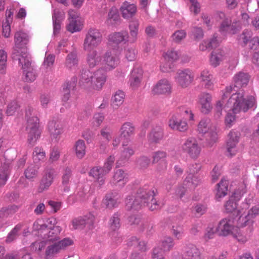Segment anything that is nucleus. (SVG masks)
Here are the masks:
<instances>
[{
  "label": "nucleus",
  "mask_w": 259,
  "mask_h": 259,
  "mask_svg": "<svg viewBox=\"0 0 259 259\" xmlns=\"http://www.w3.org/2000/svg\"><path fill=\"white\" fill-rule=\"evenodd\" d=\"M153 188L145 186L140 188L135 195L128 196L125 200V207L129 211H137L143 206H147L151 211L160 209L163 204L155 198Z\"/></svg>",
  "instance_id": "1"
},
{
  "label": "nucleus",
  "mask_w": 259,
  "mask_h": 259,
  "mask_svg": "<svg viewBox=\"0 0 259 259\" xmlns=\"http://www.w3.org/2000/svg\"><path fill=\"white\" fill-rule=\"evenodd\" d=\"M243 73L241 72L234 77V91L237 92L233 94L228 100L225 106L229 107L232 104L231 112H228L225 118L226 126L230 128L235 122L237 114L240 113L243 106Z\"/></svg>",
  "instance_id": "2"
},
{
  "label": "nucleus",
  "mask_w": 259,
  "mask_h": 259,
  "mask_svg": "<svg viewBox=\"0 0 259 259\" xmlns=\"http://www.w3.org/2000/svg\"><path fill=\"white\" fill-rule=\"evenodd\" d=\"M236 213L233 220L229 218L222 219L216 228L217 233L220 236H226L231 233L234 237L241 242L243 240L241 228L243 227V219L240 210L235 211Z\"/></svg>",
  "instance_id": "3"
},
{
  "label": "nucleus",
  "mask_w": 259,
  "mask_h": 259,
  "mask_svg": "<svg viewBox=\"0 0 259 259\" xmlns=\"http://www.w3.org/2000/svg\"><path fill=\"white\" fill-rule=\"evenodd\" d=\"M119 63V58L114 54V50L107 51L103 56L102 66L95 72L96 79L94 84L96 88H102L107 78L106 72L116 67Z\"/></svg>",
  "instance_id": "4"
},
{
  "label": "nucleus",
  "mask_w": 259,
  "mask_h": 259,
  "mask_svg": "<svg viewBox=\"0 0 259 259\" xmlns=\"http://www.w3.org/2000/svg\"><path fill=\"white\" fill-rule=\"evenodd\" d=\"M33 111L34 109L31 107H28L26 110L27 118L26 129L28 133V142L32 146L34 145L40 136L39 119L37 117L33 114Z\"/></svg>",
  "instance_id": "5"
},
{
  "label": "nucleus",
  "mask_w": 259,
  "mask_h": 259,
  "mask_svg": "<svg viewBox=\"0 0 259 259\" xmlns=\"http://www.w3.org/2000/svg\"><path fill=\"white\" fill-rule=\"evenodd\" d=\"M101 32L96 28H90L85 35L83 42V49L89 51L98 47L103 40Z\"/></svg>",
  "instance_id": "6"
},
{
  "label": "nucleus",
  "mask_w": 259,
  "mask_h": 259,
  "mask_svg": "<svg viewBox=\"0 0 259 259\" xmlns=\"http://www.w3.org/2000/svg\"><path fill=\"white\" fill-rule=\"evenodd\" d=\"M72 243V240L68 238L50 243L46 248L45 258L53 259L56 254L60 252L62 250L65 249Z\"/></svg>",
  "instance_id": "7"
},
{
  "label": "nucleus",
  "mask_w": 259,
  "mask_h": 259,
  "mask_svg": "<svg viewBox=\"0 0 259 259\" xmlns=\"http://www.w3.org/2000/svg\"><path fill=\"white\" fill-rule=\"evenodd\" d=\"M219 17L224 19L219 27V31L224 35L227 33L234 34L241 29V24L240 22L234 21L232 23L231 19L225 18V15L223 12L219 14Z\"/></svg>",
  "instance_id": "8"
},
{
  "label": "nucleus",
  "mask_w": 259,
  "mask_h": 259,
  "mask_svg": "<svg viewBox=\"0 0 259 259\" xmlns=\"http://www.w3.org/2000/svg\"><path fill=\"white\" fill-rule=\"evenodd\" d=\"M62 228L58 226L49 228L46 225H41L38 230V233L44 239L48 241L56 242L60 240L59 235Z\"/></svg>",
  "instance_id": "9"
},
{
  "label": "nucleus",
  "mask_w": 259,
  "mask_h": 259,
  "mask_svg": "<svg viewBox=\"0 0 259 259\" xmlns=\"http://www.w3.org/2000/svg\"><path fill=\"white\" fill-rule=\"evenodd\" d=\"M194 78V73L188 69L178 70L175 76L176 81L183 88H186L190 85Z\"/></svg>",
  "instance_id": "10"
},
{
  "label": "nucleus",
  "mask_w": 259,
  "mask_h": 259,
  "mask_svg": "<svg viewBox=\"0 0 259 259\" xmlns=\"http://www.w3.org/2000/svg\"><path fill=\"white\" fill-rule=\"evenodd\" d=\"M183 150L192 158H197L201 152V147L197 141L193 138L187 139L182 145Z\"/></svg>",
  "instance_id": "11"
},
{
  "label": "nucleus",
  "mask_w": 259,
  "mask_h": 259,
  "mask_svg": "<svg viewBox=\"0 0 259 259\" xmlns=\"http://www.w3.org/2000/svg\"><path fill=\"white\" fill-rule=\"evenodd\" d=\"M12 58L14 60H18L21 69L24 70L31 68V60L29 55L27 53L26 49L23 51L12 53Z\"/></svg>",
  "instance_id": "12"
},
{
  "label": "nucleus",
  "mask_w": 259,
  "mask_h": 259,
  "mask_svg": "<svg viewBox=\"0 0 259 259\" xmlns=\"http://www.w3.org/2000/svg\"><path fill=\"white\" fill-rule=\"evenodd\" d=\"M212 96L209 93L203 92L199 95L198 103L202 113L207 114L211 112L212 109Z\"/></svg>",
  "instance_id": "13"
},
{
  "label": "nucleus",
  "mask_w": 259,
  "mask_h": 259,
  "mask_svg": "<svg viewBox=\"0 0 259 259\" xmlns=\"http://www.w3.org/2000/svg\"><path fill=\"white\" fill-rule=\"evenodd\" d=\"M95 215L92 213H89L83 217L75 219L72 221V227L74 229H82L86 225L90 228L93 225Z\"/></svg>",
  "instance_id": "14"
},
{
  "label": "nucleus",
  "mask_w": 259,
  "mask_h": 259,
  "mask_svg": "<svg viewBox=\"0 0 259 259\" xmlns=\"http://www.w3.org/2000/svg\"><path fill=\"white\" fill-rule=\"evenodd\" d=\"M29 37L27 34L23 31L17 32L14 36L15 46L13 52H19L26 49L25 46L28 43Z\"/></svg>",
  "instance_id": "15"
},
{
  "label": "nucleus",
  "mask_w": 259,
  "mask_h": 259,
  "mask_svg": "<svg viewBox=\"0 0 259 259\" xmlns=\"http://www.w3.org/2000/svg\"><path fill=\"white\" fill-rule=\"evenodd\" d=\"M55 175V170L53 169H47L40 182L38 191L40 193L47 190L53 182Z\"/></svg>",
  "instance_id": "16"
},
{
  "label": "nucleus",
  "mask_w": 259,
  "mask_h": 259,
  "mask_svg": "<svg viewBox=\"0 0 259 259\" xmlns=\"http://www.w3.org/2000/svg\"><path fill=\"white\" fill-rule=\"evenodd\" d=\"M96 79L95 77V72L92 74L88 69L82 70L80 74L79 83L80 85L84 87L91 86L94 89L100 90L102 88H96L94 84Z\"/></svg>",
  "instance_id": "17"
},
{
  "label": "nucleus",
  "mask_w": 259,
  "mask_h": 259,
  "mask_svg": "<svg viewBox=\"0 0 259 259\" xmlns=\"http://www.w3.org/2000/svg\"><path fill=\"white\" fill-rule=\"evenodd\" d=\"M171 85L166 79L159 80L152 88V93L153 95L168 94L171 92Z\"/></svg>",
  "instance_id": "18"
},
{
  "label": "nucleus",
  "mask_w": 259,
  "mask_h": 259,
  "mask_svg": "<svg viewBox=\"0 0 259 259\" xmlns=\"http://www.w3.org/2000/svg\"><path fill=\"white\" fill-rule=\"evenodd\" d=\"M241 134L237 131L233 130L229 134V139L227 142V150L231 156L235 155V147L239 141Z\"/></svg>",
  "instance_id": "19"
},
{
  "label": "nucleus",
  "mask_w": 259,
  "mask_h": 259,
  "mask_svg": "<svg viewBox=\"0 0 259 259\" xmlns=\"http://www.w3.org/2000/svg\"><path fill=\"white\" fill-rule=\"evenodd\" d=\"M167 153L163 150H157L152 153V164H155L160 162L157 167L159 171L165 169L167 166V162L165 158L167 157Z\"/></svg>",
  "instance_id": "20"
},
{
  "label": "nucleus",
  "mask_w": 259,
  "mask_h": 259,
  "mask_svg": "<svg viewBox=\"0 0 259 259\" xmlns=\"http://www.w3.org/2000/svg\"><path fill=\"white\" fill-rule=\"evenodd\" d=\"M241 197V192L239 190L235 191L233 195L224 204L226 212L230 213L235 211L237 207V201L240 200Z\"/></svg>",
  "instance_id": "21"
},
{
  "label": "nucleus",
  "mask_w": 259,
  "mask_h": 259,
  "mask_svg": "<svg viewBox=\"0 0 259 259\" xmlns=\"http://www.w3.org/2000/svg\"><path fill=\"white\" fill-rule=\"evenodd\" d=\"M143 71L140 68H135L132 70L129 79L130 87L133 89L138 88L143 79Z\"/></svg>",
  "instance_id": "22"
},
{
  "label": "nucleus",
  "mask_w": 259,
  "mask_h": 259,
  "mask_svg": "<svg viewBox=\"0 0 259 259\" xmlns=\"http://www.w3.org/2000/svg\"><path fill=\"white\" fill-rule=\"evenodd\" d=\"M163 128L160 125L154 126L148 136V141L154 144L159 143L163 140Z\"/></svg>",
  "instance_id": "23"
},
{
  "label": "nucleus",
  "mask_w": 259,
  "mask_h": 259,
  "mask_svg": "<svg viewBox=\"0 0 259 259\" xmlns=\"http://www.w3.org/2000/svg\"><path fill=\"white\" fill-rule=\"evenodd\" d=\"M120 132L121 137L125 140V142H123L122 146H126L130 138L134 135L135 127L131 122H125L122 125Z\"/></svg>",
  "instance_id": "24"
},
{
  "label": "nucleus",
  "mask_w": 259,
  "mask_h": 259,
  "mask_svg": "<svg viewBox=\"0 0 259 259\" xmlns=\"http://www.w3.org/2000/svg\"><path fill=\"white\" fill-rule=\"evenodd\" d=\"M102 60V57L97 50L90 51L87 55L86 62L89 68H94L99 65Z\"/></svg>",
  "instance_id": "25"
},
{
  "label": "nucleus",
  "mask_w": 259,
  "mask_h": 259,
  "mask_svg": "<svg viewBox=\"0 0 259 259\" xmlns=\"http://www.w3.org/2000/svg\"><path fill=\"white\" fill-rule=\"evenodd\" d=\"M120 10L122 17L126 19H129L135 15L137 9L135 4L125 1L121 6Z\"/></svg>",
  "instance_id": "26"
},
{
  "label": "nucleus",
  "mask_w": 259,
  "mask_h": 259,
  "mask_svg": "<svg viewBox=\"0 0 259 259\" xmlns=\"http://www.w3.org/2000/svg\"><path fill=\"white\" fill-rule=\"evenodd\" d=\"M168 125L170 128L180 132H184L188 129L187 122L180 119L177 114L173 115L170 118Z\"/></svg>",
  "instance_id": "27"
},
{
  "label": "nucleus",
  "mask_w": 259,
  "mask_h": 259,
  "mask_svg": "<svg viewBox=\"0 0 259 259\" xmlns=\"http://www.w3.org/2000/svg\"><path fill=\"white\" fill-rule=\"evenodd\" d=\"M127 181V174L121 169L114 171L111 183L115 186L122 187Z\"/></svg>",
  "instance_id": "28"
},
{
  "label": "nucleus",
  "mask_w": 259,
  "mask_h": 259,
  "mask_svg": "<svg viewBox=\"0 0 259 259\" xmlns=\"http://www.w3.org/2000/svg\"><path fill=\"white\" fill-rule=\"evenodd\" d=\"M182 259H201L200 251L195 245H187Z\"/></svg>",
  "instance_id": "29"
},
{
  "label": "nucleus",
  "mask_w": 259,
  "mask_h": 259,
  "mask_svg": "<svg viewBox=\"0 0 259 259\" xmlns=\"http://www.w3.org/2000/svg\"><path fill=\"white\" fill-rule=\"evenodd\" d=\"M201 183V180L196 175L187 174L183 182V185L189 190H194Z\"/></svg>",
  "instance_id": "30"
},
{
  "label": "nucleus",
  "mask_w": 259,
  "mask_h": 259,
  "mask_svg": "<svg viewBox=\"0 0 259 259\" xmlns=\"http://www.w3.org/2000/svg\"><path fill=\"white\" fill-rule=\"evenodd\" d=\"M109 41L115 44H119L122 42L125 44L126 42H130L128 34L125 31L114 32L109 35Z\"/></svg>",
  "instance_id": "31"
},
{
  "label": "nucleus",
  "mask_w": 259,
  "mask_h": 259,
  "mask_svg": "<svg viewBox=\"0 0 259 259\" xmlns=\"http://www.w3.org/2000/svg\"><path fill=\"white\" fill-rule=\"evenodd\" d=\"M140 23L138 20L134 19L131 21L128 25L130 34L128 38L130 43H135L138 39V34L139 32Z\"/></svg>",
  "instance_id": "32"
},
{
  "label": "nucleus",
  "mask_w": 259,
  "mask_h": 259,
  "mask_svg": "<svg viewBox=\"0 0 259 259\" xmlns=\"http://www.w3.org/2000/svg\"><path fill=\"white\" fill-rule=\"evenodd\" d=\"M48 128L52 138L56 140L62 132V128L60 122L54 119L48 123Z\"/></svg>",
  "instance_id": "33"
},
{
  "label": "nucleus",
  "mask_w": 259,
  "mask_h": 259,
  "mask_svg": "<svg viewBox=\"0 0 259 259\" xmlns=\"http://www.w3.org/2000/svg\"><path fill=\"white\" fill-rule=\"evenodd\" d=\"M199 78L200 82L204 85L206 89L208 90H212L213 89V76L208 70L204 69L202 71Z\"/></svg>",
  "instance_id": "34"
},
{
  "label": "nucleus",
  "mask_w": 259,
  "mask_h": 259,
  "mask_svg": "<svg viewBox=\"0 0 259 259\" xmlns=\"http://www.w3.org/2000/svg\"><path fill=\"white\" fill-rule=\"evenodd\" d=\"M72 170L68 167L64 168L62 176V185L64 192H68L70 190V182L72 179Z\"/></svg>",
  "instance_id": "35"
},
{
  "label": "nucleus",
  "mask_w": 259,
  "mask_h": 259,
  "mask_svg": "<svg viewBox=\"0 0 259 259\" xmlns=\"http://www.w3.org/2000/svg\"><path fill=\"white\" fill-rule=\"evenodd\" d=\"M78 62L79 59L77 53L75 52H71L67 55L64 65L67 69L72 70L77 66Z\"/></svg>",
  "instance_id": "36"
},
{
  "label": "nucleus",
  "mask_w": 259,
  "mask_h": 259,
  "mask_svg": "<svg viewBox=\"0 0 259 259\" xmlns=\"http://www.w3.org/2000/svg\"><path fill=\"white\" fill-rule=\"evenodd\" d=\"M106 174L102 169V167L95 166L89 172V175L92 177L100 185H102L105 182L104 176Z\"/></svg>",
  "instance_id": "37"
},
{
  "label": "nucleus",
  "mask_w": 259,
  "mask_h": 259,
  "mask_svg": "<svg viewBox=\"0 0 259 259\" xmlns=\"http://www.w3.org/2000/svg\"><path fill=\"white\" fill-rule=\"evenodd\" d=\"M103 203L107 208L110 209L117 207L120 203L119 197L117 194H107L105 198L103 199Z\"/></svg>",
  "instance_id": "38"
},
{
  "label": "nucleus",
  "mask_w": 259,
  "mask_h": 259,
  "mask_svg": "<svg viewBox=\"0 0 259 259\" xmlns=\"http://www.w3.org/2000/svg\"><path fill=\"white\" fill-rule=\"evenodd\" d=\"M224 59V52L221 50H217L211 52L210 57V64L215 67L219 65Z\"/></svg>",
  "instance_id": "39"
},
{
  "label": "nucleus",
  "mask_w": 259,
  "mask_h": 259,
  "mask_svg": "<svg viewBox=\"0 0 259 259\" xmlns=\"http://www.w3.org/2000/svg\"><path fill=\"white\" fill-rule=\"evenodd\" d=\"M228 182L224 178H222L217 184V191L215 197L218 200L227 194Z\"/></svg>",
  "instance_id": "40"
},
{
  "label": "nucleus",
  "mask_w": 259,
  "mask_h": 259,
  "mask_svg": "<svg viewBox=\"0 0 259 259\" xmlns=\"http://www.w3.org/2000/svg\"><path fill=\"white\" fill-rule=\"evenodd\" d=\"M120 20L118 10L115 7H112L108 12L106 23L108 25H115Z\"/></svg>",
  "instance_id": "41"
},
{
  "label": "nucleus",
  "mask_w": 259,
  "mask_h": 259,
  "mask_svg": "<svg viewBox=\"0 0 259 259\" xmlns=\"http://www.w3.org/2000/svg\"><path fill=\"white\" fill-rule=\"evenodd\" d=\"M124 98V92L121 90L117 91L112 98L111 106L113 108H118L123 103Z\"/></svg>",
  "instance_id": "42"
},
{
  "label": "nucleus",
  "mask_w": 259,
  "mask_h": 259,
  "mask_svg": "<svg viewBox=\"0 0 259 259\" xmlns=\"http://www.w3.org/2000/svg\"><path fill=\"white\" fill-rule=\"evenodd\" d=\"M211 126V121L208 118L202 119L199 122L197 130L199 133L205 134L208 133L210 130H213Z\"/></svg>",
  "instance_id": "43"
},
{
  "label": "nucleus",
  "mask_w": 259,
  "mask_h": 259,
  "mask_svg": "<svg viewBox=\"0 0 259 259\" xmlns=\"http://www.w3.org/2000/svg\"><path fill=\"white\" fill-rule=\"evenodd\" d=\"M75 151L76 156L78 158H82L85 154L86 146L84 141L78 140L74 145Z\"/></svg>",
  "instance_id": "44"
},
{
  "label": "nucleus",
  "mask_w": 259,
  "mask_h": 259,
  "mask_svg": "<svg viewBox=\"0 0 259 259\" xmlns=\"http://www.w3.org/2000/svg\"><path fill=\"white\" fill-rule=\"evenodd\" d=\"M175 245L174 239L170 237H166L161 240L160 243V248L163 251H169Z\"/></svg>",
  "instance_id": "45"
},
{
  "label": "nucleus",
  "mask_w": 259,
  "mask_h": 259,
  "mask_svg": "<svg viewBox=\"0 0 259 259\" xmlns=\"http://www.w3.org/2000/svg\"><path fill=\"white\" fill-rule=\"evenodd\" d=\"M46 158V153L41 148L36 147L33 152V159L35 162L44 161Z\"/></svg>",
  "instance_id": "46"
},
{
  "label": "nucleus",
  "mask_w": 259,
  "mask_h": 259,
  "mask_svg": "<svg viewBox=\"0 0 259 259\" xmlns=\"http://www.w3.org/2000/svg\"><path fill=\"white\" fill-rule=\"evenodd\" d=\"M22 227L21 224L17 225L8 234L6 239V242L9 243L14 241L18 236V232L21 229Z\"/></svg>",
  "instance_id": "47"
},
{
  "label": "nucleus",
  "mask_w": 259,
  "mask_h": 259,
  "mask_svg": "<svg viewBox=\"0 0 259 259\" xmlns=\"http://www.w3.org/2000/svg\"><path fill=\"white\" fill-rule=\"evenodd\" d=\"M23 73L24 74V79L27 82H32L34 81L37 77L36 70L34 69L33 67L29 68L26 70H24Z\"/></svg>",
  "instance_id": "48"
},
{
  "label": "nucleus",
  "mask_w": 259,
  "mask_h": 259,
  "mask_svg": "<svg viewBox=\"0 0 259 259\" xmlns=\"http://www.w3.org/2000/svg\"><path fill=\"white\" fill-rule=\"evenodd\" d=\"M109 225L110 228L113 230L119 228L120 226V215L118 213H115L111 217L109 221Z\"/></svg>",
  "instance_id": "49"
},
{
  "label": "nucleus",
  "mask_w": 259,
  "mask_h": 259,
  "mask_svg": "<svg viewBox=\"0 0 259 259\" xmlns=\"http://www.w3.org/2000/svg\"><path fill=\"white\" fill-rule=\"evenodd\" d=\"M171 232L172 235L178 240L181 239L184 236V227L181 225H173Z\"/></svg>",
  "instance_id": "50"
},
{
  "label": "nucleus",
  "mask_w": 259,
  "mask_h": 259,
  "mask_svg": "<svg viewBox=\"0 0 259 259\" xmlns=\"http://www.w3.org/2000/svg\"><path fill=\"white\" fill-rule=\"evenodd\" d=\"M135 153L132 147L124 148L121 151L119 160L121 161H127Z\"/></svg>",
  "instance_id": "51"
},
{
  "label": "nucleus",
  "mask_w": 259,
  "mask_h": 259,
  "mask_svg": "<svg viewBox=\"0 0 259 259\" xmlns=\"http://www.w3.org/2000/svg\"><path fill=\"white\" fill-rule=\"evenodd\" d=\"M186 34L184 30H177L172 34V40L175 42L179 43L186 37Z\"/></svg>",
  "instance_id": "52"
},
{
  "label": "nucleus",
  "mask_w": 259,
  "mask_h": 259,
  "mask_svg": "<svg viewBox=\"0 0 259 259\" xmlns=\"http://www.w3.org/2000/svg\"><path fill=\"white\" fill-rule=\"evenodd\" d=\"M68 31L73 33L80 30L79 20H69V24L67 26Z\"/></svg>",
  "instance_id": "53"
},
{
  "label": "nucleus",
  "mask_w": 259,
  "mask_h": 259,
  "mask_svg": "<svg viewBox=\"0 0 259 259\" xmlns=\"http://www.w3.org/2000/svg\"><path fill=\"white\" fill-rule=\"evenodd\" d=\"M114 161L115 157L113 155L110 156L105 161L103 167H102V169L106 175L111 170Z\"/></svg>",
  "instance_id": "54"
},
{
  "label": "nucleus",
  "mask_w": 259,
  "mask_h": 259,
  "mask_svg": "<svg viewBox=\"0 0 259 259\" xmlns=\"http://www.w3.org/2000/svg\"><path fill=\"white\" fill-rule=\"evenodd\" d=\"M126 59L129 61H133L136 58L137 51L133 47L127 48L124 50Z\"/></svg>",
  "instance_id": "55"
},
{
  "label": "nucleus",
  "mask_w": 259,
  "mask_h": 259,
  "mask_svg": "<svg viewBox=\"0 0 259 259\" xmlns=\"http://www.w3.org/2000/svg\"><path fill=\"white\" fill-rule=\"evenodd\" d=\"M208 136L206 139L207 144L208 146H212L216 142L218 139L217 133L214 128L208 132Z\"/></svg>",
  "instance_id": "56"
},
{
  "label": "nucleus",
  "mask_w": 259,
  "mask_h": 259,
  "mask_svg": "<svg viewBox=\"0 0 259 259\" xmlns=\"http://www.w3.org/2000/svg\"><path fill=\"white\" fill-rule=\"evenodd\" d=\"M37 174V167L36 166L31 165L25 171V175L27 179H30L36 177Z\"/></svg>",
  "instance_id": "57"
},
{
  "label": "nucleus",
  "mask_w": 259,
  "mask_h": 259,
  "mask_svg": "<svg viewBox=\"0 0 259 259\" xmlns=\"http://www.w3.org/2000/svg\"><path fill=\"white\" fill-rule=\"evenodd\" d=\"M7 61V53L3 50H0V71H1L2 73L4 72V70L6 67Z\"/></svg>",
  "instance_id": "58"
},
{
  "label": "nucleus",
  "mask_w": 259,
  "mask_h": 259,
  "mask_svg": "<svg viewBox=\"0 0 259 259\" xmlns=\"http://www.w3.org/2000/svg\"><path fill=\"white\" fill-rule=\"evenodd\" d=\"M179 57L178 53L173 50L168 51L164 56V59L166 61H170L172 63L176 61L179 58Z\"/></svg>",
  "instance_id": "59"
},
{
  "label": "nucleus",
  "mask_w": 259,
  "mask_h": 259,
  "mask_svg": "<svg viewBox=\"0 0 259 259\" xmlns=\"http://www.w3.org/2000/svg\"><path fill=\"white\" fill-rule=\"evenodd\" d=\"M137 165L141 169H145L150 164V159L146 156H142L137 160Z\"/></svg>",
  "instance_id": "60"
},
{
  "label": "nucleus",
  "mask_w": 259,
  "mask_h": 259,
  "mask_svg": "<svg viewBox=\"0 0 259 259\" xmlns=\"http://www.w3.org/2000/svg\"><path fill=\"white\" fill-rule=\"evenodd\" d=\"M19 106L16 101H13L8 106L6 113L8 116L13 115L17 111Z\"/></svg>",
  "instance_id": "61"
},
{
  "label": "nucleus",
  "mask_w": 259,
  "mask_h": 259,
  "mask_svg": "<svg viewBox=\"0 0 259 259\" xmlns=\"http://www.w3.org/2000/svg\"><path fill=\"white\" fill-rule=\"evenodd\" d=\"M55 59V56L53 54H46V56L45 57L44 61L43 62V65L46 68H48L49 67L52 66Z\"/></svg>",
  "instance_id": "62"
},
{
  "label": "nucleus",
  "mask_w": 259,
  "mask_h": 259,
  "mask_svg": "<svg viewBox=\"0 0 259 259\" xmlns=\"http://www.w3.org/2000/svg\"><path fill=\"white\" fill-rule=\"evenodd\" d=\"M174 67V65L172 62L168 60L166 61L164 59V62H163L160 65V69L162 72H167L172 70Z\"/></svg>",
  "instance_id": "63"
},
{
  "label": "nucleus",
  "mask_w": 259,
  "mask_h": 259,
  "mask_svg": "<svg viewBox=\"0 0 259 259\" xmlns=\"http://www.w3.org/2000/svg\"><path fill=\"white\" fill-rule=\"evenodd\" d=\"M163 251L159 247H155L153 248L152 252V259H165L163 255Z\"/></svg>",
  "instance_id": "64"
}]
</instances>
